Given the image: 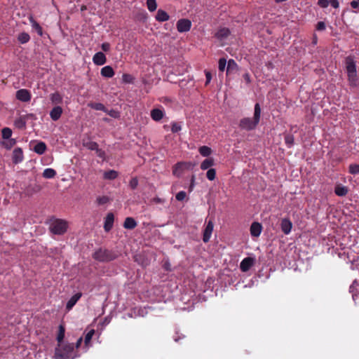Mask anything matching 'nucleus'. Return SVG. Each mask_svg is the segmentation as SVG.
<instances>
[{
	"mask_svg": "<svg viewBox=\"0 0 359 359\" xmlns=\"http://www.w3.org/2000/svg\"><path fill=\"white\" fill-rule=\"evenodd\" d=\"M93 62L95 65L101 66L106 63L107 58L102 52H97L93 55Z\"/></svg>",
	"mask_w": 359,
	"mask_h": 359,
	"instance_id": "nucleus-11",
	"label": "nucleus"
},
{
	"mask_svg": "<svg viewBox=\"0 0 359 359\" xmlns=\"http://www.w3.org/2000/svg\"><path fill=\"white\" fill-rule=\"evenodd\" d=\"M182 130V126L180 123L177 122L171 123V131L172 133H177Z\"/></svg>",
	"mask_w": 359,
	"mask_h": 359,
	"instance_id": "nucleus-45",
	"label": "nucleus"
},
{
	"mask_svg": "<svg viewBox=\"0 0 359 359\" xmlns=\"http://www.w3.org/2000/svg\"><path fill=\"white\" fill-rule=\"evenodd\" d=\"M243 76V79H244V80L245 81V82L247 83H250V81H251L250 76V74L248 73L244 74Z\"/></svg>",
	"mask_w": 359,
	"mask_h": 359,
	"instance_id": "nucleus-57",
	"label": "nucleus"
},
{
	"mask_svg": "<svg viewBox=\"0 0 359 359\" xmlns=\"http://www.w3.org/2000/svg\"><path fill=\"white\" fill-rule=\"evenodd\" d=\"M325 29V24L323 22H318L316 25V29L323 31Z\"/></svg>",
	"mask_w": 359,
	"mask_h": 359,
	"instance_id": "nucleus-55",
	"label": "nucleus"
},
{
	"mask_svg": "<svg viewBox=\"0 0 359 359\" xmlns=\"http://www.w3.org/2000/svg\"><path fill=\"white\" fill-rule=\"evenodd\" d=\"M187 198V194L185 191H181L180 192H178L176 196H175V198L177 201H184L185 198Z\"/></svg>",
	"mask_w": 359,
	"mask_h": 359,
	"instance_id": "nucleus-50",
	"label": "nucleus"
},
{
	"mask_svg": "<svg viewBox=\"0 0 359 359\" xmlns=\"http://www.w3.org/2000/svg\"><path fill=\"white\" fill-rule=\"evenodd\" d=\"M118 177V172L116 170H110L104 172V178L105 180H114Z\"/></svg>",
	"mask_w": 359,
	"mask_h": 359,
	"instance_id": "nucleus-32",
	"label": "nucleus"
},
{
	"mask_svg": "<svg viewBox=\"0 0 359 359\" xmlns=\"http://www.w3.org/2000/svg\"><path fill=\"white\" fill-rule=\"evenodd\" d=\"M213 229L214 223L212 220L210 219L206 222L205 229L203 230V241L204 243H208L210 241L213 231Z\"/></svg>",
	"mask_w": 359,
	"mask_h": 359,
	"instance_id": "nucleus-6",
	"label": "nucleus"
},
{
	"mask_svg": "<svg viewBox=\"0 0 359 359\" xmlns=\"http://www.w3.org/2000/svg\"><path fill=\"white\" fill-rule=\"evenodd\" d=\"M261 116V108L258 103L255 105L254 116L252 118L246 117L241 119L239 127L241 129L250 131L256 128Z\"/></svg>",
	"mask_w": 359,
	"mask_h": 359,
	"instance_id": "nucleus-2",
	"label": "nucleus"
},
{
	"mask_svg": "<svg viewBox=\"0 0 359 359\" xmlns=\"http://www.w3.org/2000/svg\"><path fill=\"white\" fill-rule=\"evenodd\" d=\"M198 151L200 154L204 157H208L212 154V149L208 146H202L199 147Z\"/></svg>",
	"mask_w": 359,
	"mask_h": 359,
	"instance_id": "nucleus-31",
	"label": "nucleus"
},
{
	"mask_svg": "<svg viewBox=\"0 0 359 359\" xmlns=\"http://www.w3.org/2000/svg\"><path fill=\"white\" fill-rule=\"evenodd\" d=\"M24 158L22 149L15 148L13 151L12 160L15 164H18L22 161Z\"/></svg>",
	"mask_w": 359,
	"mask_h": 359,
	"instance_id": "nucleus-12",
	"label": "nucleus"
},
{
	"mask_svg": "<svg viewBox=\"0 0 359 359\" xmlns=\"http://www.w3.org/2000/svg\"><path fill=\"white\" fill-rule=\"evenodd\" d=\"M109 201V198L107 196H98L96 198V202H97V205H104V204L107 203Z\"/></svg>",
	"mask_w": 359,
	"mask_h": 359,
	"instance_id": "nucleus-42",
	"label": "nucleus"
},
{
	"mask_svg": "<svg viewBox=\"0 0 359 359\" xmlns=\"http://www.w3.org/2000/svg\"><path fill=\"white\" fill-rule=\"evenodd\" d=\"M150 115L154 121H159L163 118L165 113L162 109H154L151 111Z\"/></svg>",
	"mask_w": 359,
	"mask_h": 359,
	"instance_id": "nucleus-18",
	"label": "nucleus"
},
{
	"mask_svg": "<svg viewBox=\"0 0 359 359\" xmlns=\"http://www.w3.org/2000/svg\"><path fill=\"white\" fill-rule=\"evenodd\" d=\"M280 229L285 235L290 234L292 229V223L290 219L283 218L280 221Z\"/></svg>",
	"mask_w": 359,
	"mask_h": 359,
	"instance_id": "nucleus-10",
	"label": "nucleus"
},
{
	"mask_svg": "<svg viewBox=\"0 0 359 359\" xmlns=\"http://www.w3.org/2000/svg\"><path fill=\"white\" fill-rule=\"evenodd\" d=\"M82 341H83L82 337H80V338L77 340V341H76V348H78L81 346V343H82Z\"/></svg>",
	"mask_w": 359,
	"mask_h": 359,
	"instance_id": "nucleus-59",
	"label": "nucleus"
},
{
	"mask_svg": "<svg viewBox=\"0 0 359 359\" xmlns=\"http://www.w3.org/2000/svg\"><path fill=\"white\" fill-rule=\"evenodd\" d=\"M114 215L113 213L109 212L107 215L105 219H104V230L108 232L109 231L114 224Z\"/></svg>",
	"mask_w": 359,
	"mask_h": 359,
	"instance_id": "nucleus-14",
	"label": "nucleus"
},
{
	"mask_svg": "<svg viewBox=\"0 0 359 359\" xmlns=\"http://www.w3.org/2000/svg\"><path fill=\"white\" fill-rule=\"evenodd\" d=\"M2 137L3 139L4 140H8V139H11V137L12 135V130L11 128H4L2 129Z\"/></svg>",
	"mask_w": 359,
	"mask_h": 359,
	"instance_id": "nucleus-40",
	"label": "nucleus"
},
{
	"mask_svg": "<svg viewBox=\"0 0 359 359\" xmlns=\"http://www.w3.org/2000/svg\"><path fill=\"white\" fill-rule=\"evenodd\" d=\"M100 74L103 77L112 78L115 72L111 66H105L101 69Z\"/></svg>",
	"mask_w": 359,
	"mask_h": 359,
	"instance_id": "nucleus-19",
	"label": "nucleus"
},
{
	"mask_svg": "<svg viewBox=\"0 0 359 359\" xmlns=\"http://www.w3.org/2000/svg\"><path fill=\"white\" fill-rule=\"evenodd\" d=\"M88 105L89 107L95 110L107 111V109L104 107V105L100 102H90Z\"/></svg>",
	"mask_w": 359,
	"mask_h": 359,
	"instance_id": "nucleus-28",
	"label": "nucleus"
},
{
	"mask_svg": "<svg viewBox=\"0 0 359 359\" xmlns=\"http://www.w3.org/2000/svg\"><path fill=\"white\" fill-rule=\"evenodd\" d=\"M56 175V171L53 168H46L43 170V177L46 179L53 178Z\"/></svg>",
	"mask_w": 359,
	"mask_h": 359,
	"instance_id": "nucleus-33",
	"label": "nucleus"
},
{
	"mask_svg": "<svg viewBox=\"0 0 359 359\" xmlns=\"http://www.w3.org/2000/svg\"><path fill=\"white\" fill-rule=\"evenodd\" d=\"M93 258L99 262H108L112 260L114 257L109 251L107 250L99 249L94 252Z\"/></svg>",
	"mask_w": 359,
	"mask_h": 359,
	"instance_id": "nucleus-5",
	"label": "nucleus"
},
{
	"mask_svg": "<svg viewBox=\"0 0 359 359\" xmlns=\"http://www.w3.org/2000/svg\"><path fill=\"white\" fill-rule=\"evenodd\" d=\"M349 172L355 175L359 173V164H351L349 165Z\"/></svg>",
	"mask_w": 359,
	"mask_h": 359,
	"instance_id": "nucleus-46",
	"label": "nucleus"
},
{
	"mask_svg": "<svg viewBox=\"0 0 359 359\" xmlns=\"http://www.w3.org/2000/svg\"><path fill=\"white\" fill-rule=\"evenodd\" d=\"M329 4L334 8H338L339 7L338 0H318V5L323 8H327Z\"/></svg>",
	"mask_w": 359,
	"mask_h": 359,
	"instance_id": "nucleus-13",
	"label": "nucleus"
},
{
	"mask_svg": "<svg viewBox=\"0 0 359 359\" xmlns=\"http://www.w3.org/2000/svg\"><path fill=\"white\" fill-rule=\"evenodd\" d=\"M76 351L73 344H58L55 348L54 359H74Z\"/></svg>",
	"mask_w": 359,
	"mask_h": 359,
	"instance_id": "nucleus-3",
	"label": "nucleus"
},
{
	"mask_svg": "<svg viewBox=\"0 0 359 359\" xmlns=\"http://www.w3.org/2000/svg\"><path fill=\"white\" fill-rule=\"evenodd\" d=\"M334 193L339 196H344L348 193V189L344 186L337 185L335 187Z\"/></svg>",
	"mask_w": 359,
	"mask_h": 359,
	"instance_id": "nucleus-27",
	"label": "nucleus"
},
{
	"mask_svg": "<svg viewBox=\"0 0 359 359\" xmlns=\"http://www.w3.org/2000/svg\"><path fill=\"white\" fill-rule=\"evenodd\" d=\"M154 201L156 202V203H163V201L160 198H155L154 199Z\"/></svg>",
	"mask_w": 359,
	"mask_h": 359,
	"instance_id": "nucleus-60",
	"label": "nucleus"
},
{
	"mask_svg": "<svg viewBox=\"0 0 359 359\" xmlns=\"http://www.w3.org/2000/svg\"><path fill=\"white\" fill-rule=\"evenodd\" d=\"M255 264V259L250 257L244 258L241 264L240 269L243 272H247Z\"/></svg>",
	"mask_w": 359,
	"mask_h": 359,
	"instance_id": "nucleus-9",
	"label": "nucleus"
},
{
	"mask_svg": "<svg viewBox=\"0 0 359 359\" xmlns=\"http://www.w3.org/2000/svg\"><path fill=\"white\" fill-rule=\"evenodd\" d=\"M230 34V31L227 28H221L215 34V36L219 40H224Z\"/></svg>",
	"mask_w": 359,
	"mask_h": 359,
	"instance_id": "nucleus-21",
	"label": "nucleus"
},
{
	"mask_svg": "<svg viewBox=\"0 0 359 359\" xmlns=\"http://www.w3.org/2000/svg\"><path fill=\"white\" fill-rule=\"evenodd\" d=\"M237 67H238V65L233 60L231 59L228 61L227 72H229L230 70H233V69H236Z\"/></svg>",
	"mask_w": 359,
	"mask_h": 359,
	"instance_id": "nucleus-47",
	"label": "nucleus"
},
{
	"mask_svg": "<svg viewBox=\"0 0 359 359\" xmlns=\"http://www.w3.org/2000/svg\"><path fill=\"white\" fill-rule=\"evenodd\" d=\"M345 67L347 74V79L351 87H357L359 83L356 69V62L353 56H347L345 58Z\"/></svg>",
	"mask_w": 359,
	"mask_h": 359,
	"instance_id": "nucleus-1",
	"label": "nucleus"
},
{
	"mask_svg": "<svg viewBox=\"0 0 359 359\" xmlns=\"http://www.w3.org/2000/svg\"><path fill=\"white\" fill-rule=\"evenodd\" d=\"M137 226V222L133 217H126L124 223L123 227L126 229H133Z\"/></svg>",
	"mask_w": 359,
	"mask_h": 359,
	"instance_id": "nucleus-23",
	"label": "nucleus"
},
{
	"mask_svg": "<svg viewBox=\"0 0 359 359\" xmlns=\"http://www.w3.org/2000/svg\"><path fill=\"white\" fill-rule=\"evenodd\" d=\"M169 264H165V268L168 270Z\"/></svg>",
	"mask_w": 359,
	"mask_h": 359,
	"instance_id": "nucleus-62",
	"label": "nucleus"
},
{
	"mask_svg": "<svg viewBox=\"0 0 359 359\" xmlns=\"http://www.w3.org/2000/svg\"><path fill=\"white\" fill-rule=\"evenodd\" d=\"M205 78H206L205 85L207 86L208 84H209V83L210 82V81L212 79V74L208 71H205Z\"/></svg>",
	"mask_w": 359,
	"mask_h": 359,
	"instance_id": "nucleus-54",
	"label": "nucleus"
},
{
	"mask_svg": "<svg viewBox=\"0 0 359 359\" xmlns=\"http://www.w3.org/2000/svg\"><path fill=\"white\" fill-rule=\"evenodd\" d=\"M16 143L15 139H8L6 140V141L2 142L1 144L7 149H11Z\"/></svg>",
	"mask_w": 359,
	"mask_h": 359,
	"instance_id": "nucleus-36",
	"label": "nucleus"
},
{
	"mask_svg": "<svg viewBox=\"0 0 359 359\" xmlns=\"http://www.w3.org/2000/svg\"><path fill=\"white\" fill-rule=\"evenodd\" d=\"M285 142L288 148H291L294 144V137L292 135L287 134L285 137Z\"/></svg>",
	"mask_w": 359,
	"mask_h": 359,
	"instance_id": "nucleus-41",
	"label": "nucleus"
},
{
	"mask_svg": "<svg viewBox=\"0 0 359 359\" xmlns=\"http://www.w3.org/2000/svg\"><path fill=\"white\" fill-rule=\"evenodd\" d=\"M64 337H65V328L63 327L62 325H60L59 327V332H58V334L57 337L58 344H63L62 340H63Z\"/></svg>",
	"mask_w": 359,
	"mask_h": 359,
	"instance_id": "nucleus-38",
	"label": "nucleus"
},
{
	"mask_svg": "<svg viewBox=\"0 0 359 359\" xmlns=\"http://www.w3.org/2000/svg\"><path fill=\"white\" fill-rule=\"evenodd\" d=\"M206 177L210 180L212 181L216 177V170L214 168H210L206 172Z\"/></svg>",
	"mask_w": 359,
	"mask_h": 359,
	"instance_id": "nucleus-43",
	"label": "nucleus"
},
{
	"mask_svg": "<svg viewBox=\"0 0 359 359\" xmlns=\"http://www.w3.org/2000/svg\"><path fill=\"white\" fill-rule=\"evenodd\" d=\"M147 6L150 12H154L156 10L157 4L156 0H147Z\"/></svg>",
	"mask_w": 359,
	"mask_h": 359,
	"instance_id": "nucleus-37",
	"label": "nucleus"
},
{
	"mask_svg": "<svg viewBox=\"0 0 359 359\" xmlns=\"http://www.w3.org/2000/svg\"><path fill=\"white\" fill-rule=\"evenodd\" d=\"M169 18H170L169 15L165 11H163L162 9L158 10L156 17H155V19L158 22H161L168 21L169 20Z\"/></svg>",
	"mask_w": 359,
	"mask_h": 359,
	"instance_id": "nucleus-20",
	"label": "nucleus"
},
{
	"mask_svg": "<svg viewBox=\"0 0 359 359\" xmlns=\"http://www.w3.org/2000/svg\"><path fill=\"white\" fill-rule=\"evenodd\" d=\"M101 48L103 51L108 52L110 50V44L107 42L103 43Z\"/></svg>",
	"mask_w": 359,
	"mask_h": 359,
	"instance_id": "nucleus-56",
	"label": "nucleus"
},
{
	"mask_svg": "<svg viewBox=\"0 0 359 359\" xmlns=\"http://www.w3.org/2000/svg\"><path fill=\"white\" fill-rule=\"evenodd\" d=\"M215 164L214 159L212 158H207L201 163V169L203 170H208L211 168Z\"/></svg>",
	"mask_w": 359,
	"mask_h": 359,
	"instance_id": "nucleus-22",
	"label": "nucleus"
},
{
	"mask_svg": "<svg viewBox=\"0 0 359 359\" xmlns=\"http://www.w3.org/2000/svg\"><path fill=\"white\" fill-rule=\"evenodd\" d=\"M131 189H135L138 185V180L136 177H133L130 180L129 183Z\"/></svg>",
	"mask_w": 359,
	"mask_h": 359,
	"instance_id": "nucleus-52",
	"label": "nucleus"
},
{
	"mask_svg": "<svg viewBox=\"0 0 359 359\" xmlns=\"http://www.w3.org/2000/svg\"><path fill=\"white\" fill-rule=\"evenodd\" d=\"M62 114V109L60 106L54 107L52 110L50 111V116L52 120L57 121Z\"/></svg>",
	"mask_w": 359,
	"mask_h": 359,
	"instance_id": "nucleus-16",
	"label": "nucleus"
},
{
	"mask_svg": "<svg viewBox=\"0 0 359 359\" xmlns=\"http://www.w3.org/2000/svg\"><path fill=\"white\" fill-rule=\"evenodd\" d=\"M67 222L60 219H53L50 224V230L54 234H63L67 231Z\"/></svg>",
	"mask_w": 359,
	"mask_h": 359,
	"instance_id": "nucleus-4",
	"label": "nucleus"
},
{
	"mask_svg": "<svg viewBox=\"0 0 359 359\" xmlns=\"http://www.w3.org/2000/svg\"><path fill=\"white\" fill-rule=\"evenodd\" d=\"M81 293L78 292L73 295L70 299L67 302L66 305V309L67 311H70L73 306L76 304V302L79 300V299L81 297Z\"/></svg>",
	"mask_w": 359,
	"mask_h": 359,
	"instance_id": "nucleus-17",
	"label": "nucleus"
},
{
	"mask_svg": "<svg viewBox=\"0 0 359 359\" xmlns=\"http://www.w3.org/2000/svg\"><path fill=\"white\" fill-rule=\"evenodd\" d=\"M16 98L24 102H27L31 100L32 95L27 89H20L16 92Z\"/></svg>",
	"mask_w": 359,
	"mask_h": 359,
	"instance_id": "nucleus-8",
	"label": "nucleus"
},
{
	"mask_svg": "<svg viewBox=\"0 0 359 359\" xmlns=\"http://www.w3.org/2000/svg\"><path fill=\"white\" fill-rule=\"evenodd\" d=\"M94 334L95 330L92 329L86 334L84 341L86 346H88V344L90 342Z\"/></svg>",
	"mask_w": 359,
	"mask_h": 359,
	"instance_id": "nucleus-44",
	"label": "nucleus"
},
{
	"mask_svg": "<svg viewBox=\"0 0 359 359\" xmlns=\"http://www.w3.org/2000/svg\"><path fill=\"white\" fill-rule=\"evenodd\" d=\"M29 21H30L32 28L37 32V34L39 36H41L43 35V29H42V27L40 26V25L36 21H35L33 19V18H30Z\"/></svg>",
	"mask_w": 359,
	"mask_h": 359,
	"instance_id": "nucleus-26",
	"label": "nucleus"
},
{
	"mask_svg": "<svg viewBox=\"0 0 359 359\" xmlns=\"http://www.w3.org/2000/svg\"><path fill=\"white\" fill-rule=\"evenodd\" d=\"M316 41H317V38H316V36H315L314 39H313V42H314V43H316Z\"/></svg>",
	"mask_w": 359,
	"mask_h": 359,
	"instance_id": "nucleus-61",
	"label": "nucleus"
},
{
	"mask_svg": "<svg viewBox=\"0 0 359 359\" xmlns=\"http://www.w3.org/2000/svg\"><path fill=\"white\" fill-rule=\"evenodd\" d=\"M26 118L20 116L15 121L14 125L18 128L24 129L26 127Z\"/></svg>",
	"mask_w": 359,
	"mask_h": 359,
	"instance_id": "nucleus-30",
	"label": "nucleus"
},
{
	"mask_svg": "<svg viewBox=\"0 0 359 359\" xmlns=\"http://www.w3.org/2000/svg\"><path fill=\"white\" fill-rule=\"evenodd\" d=\"M50 100L54 104H61L62 102V96L58 92H55L50 95Z\"/></svg>",
	"mask_w": 359,
	"mask_h": 359,
	"instance_id": "nucleus-25",
	"label": "nucleus"
},
{
	"mask_svg": "<svg viewBox=\"0 0 359 359\" xmlns=\"http://www.w3.org/2000/svg\"><path fill=\"white\" fill-rule=\"evenodd\" d=\"M194 180H195V177L194 176H192L191 177V184H190V187H189V191H191L194 187Z\"/></svg>",
	"mask_w": 359,
	"mask_h": 359,
	"instance_id": "nucleus-58",
	"label": "nucleus"
},
{
	"mask_svg": "<svg viewBox=\"0 0 359 359\" xmlns=\"http://www.w3.org/2000/svg\"><path fill=\"white\" fill-rule=\"evenodd\" d=\"M33 150L36 154L41 155L46 151V145L43 142H39L35 144Z\"/></svg>",
	"mask_w": 359,
	"mask_h": 359,
	"instance_id": "nucleus-24",
	"label": "nucleus"
},
{
	"mask_svg": "<svg viewBox=\"0 0 359 359\" xmlns=\"http://www.w3.org/2000/svg\"><path fill=\"white\" fill-rule=\"evenodd\" d=\"M83 144L86 148L91 151H95L99 147L97 142L93 141H88L86 142H83Z\"/></svg>",
	"mask_w": 359,
	"mask_h": 359,
	"instance_id": "nucleus-34",
	"label": "nucleus"
},
{
	"mask_svg": "<svg viewBox=\"0 0 359 359\" xmlns=\"http://www.w3.org/2000/svg\"><path fill=\"white\" fill-rule=\"evenodd\" d=\"M218 68L220 72H223L225 69L226 65V60L225 58H220L218 62Z\"/></svg>",
	"mask_w": 359,
	"mask_h": 359,
	"instance_id": "nucleus-48",
	"label": "nucleus"
},
{
	"mask_svg": "<svg viewBox=\"0 0 359 359\" xmlns=\"http://www.w3.org/2000/svg\"><path fill=\"white\" fill-rule=\"evenodd\" d=\"M95 152H96V154H97V156H99L100 158H104V157H105V152L102 149H99V147L95 150Z\"/></svg>",
	"mask_w": 359,
	"mask_h": 359,
	"instance_id": "nucleus-53",
	"label": "nucleus"
},
{
	"mask_svg": "<svg viewBox=\"0 0 359 359\" xmlns=\"http://www.w3.org/2000/svg\"><path fill=\"white\" fill-rule=\"evenodd\" d=\"M104 112L114 118H118L120 117V113L118 111L114 110V109H111V110L107 109V111H104Z\"/></svg>",
	"mask_w": 359,
	"mask_h": 359,
	"instance_id": "nucleus-49",
	"label": "nucleus"
},
{
	"mask_svg": "<svg viewBox=\"0 0 359 359\" xmlns=\"http://www.w3.org/2000/svg\"><path fill=\"white\" fill-rule=\"evenodd\" d=\"M350 5L354 9V12H359V0H352L350 2Z\"/></svg>",
	"mask_w": 359,
	"mask_h": 359,
	"instance_id": "nucleus-51",
	"label": "nucleus"
},
{
	"mask_svg": "<svg viewBox=\"0 0 359 359\" xmlns=\"http://www.w3.org/2000/svg\"><path fill=\"white\" fill-rule=\"evenodd\" d=\"M18 39L21 43H25L29 41L30 36L27 33L22 32L18 35Z\"/></svg>",
	"mask_w": 359,
	"mask_h": 359,
	"instance_id": "nucleus-35",
	"label": "nucleus"
},
{
	"mask_svg": "<svg viewBox=\"0 0 359 359\" xmlns=\"http://www.w3.org/2000/svg\"><path fill=\"white\" fill-rule=\"evenodd\" d=\"M184 166V163H182V162L177 163L173 168L172 174L177 177L180 176L182 172Z\"/></svg>",
	"mask_w": 359,
	"mask_h": 359,
	"instance_id": "nucleus-29",
	"label": "nucleus"
},
{
	"mask_svg": "<svg viewBox=\"0 0 359 359\" xmlns=\"http://www.w3.org/2000/svg\"><path fill=\"white\" fill-rule=\"evenodd\" d=\"M135 78L133 76L129 74H123L122 75V81L125 83H133L134 82Z\"/></svg>",
	"mask_w": 359,
	"mask_h": 359,
	"instance_id": "nucleus-39",
	"label": "nucleus"
},
{
	"mask_svg": "<svg viewBox=\"0 0 359 359\" xmlns=\"http://www.w3.org/2000/svg\"><path fill=\"white\" fill-rule=\"evenodd\" d=\"M191 27V22L188 19H180L177 22V29L179 32H187Z\"/></svg>",
	"mask_w": 359,
	"mask_h": 359,
	"instance_id": "nucleus-7",
	"label": "nucleus"
},
{
	"mask_svg": "<svg viewBox=\"0 0 359 359\" xmlns=\"http://www.w3.org/2000/svg\"><path fill=\"white\" fill-rule=\"evenodd\" d=\"M262 230V226L259 222H253L250 226V234L252 236L258 237Z\"/></svg>",
	"mask_w": 359,
	"mask_h": 359,
	"instance_id": "nucleus-15",
	"label": "nucleus"
}]
</instances>
